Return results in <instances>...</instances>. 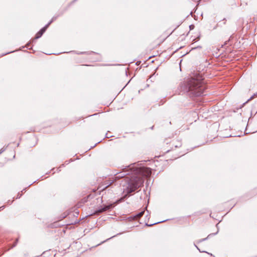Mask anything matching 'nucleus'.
<instances>
[{
  "instance_id": "ddd939ff",
  "label": "nucleus",
  "mask_w": 257,
  "mask_h": 257,
  "mask_svg": "<svg viewBox=\"0 0 257 257\" xmlns=\"http://www.w3.org/2000/svg\"><path fill=\"white\" fill-rule=\"evenodd\" d=\"M39 32H40L41 34L42 33V35H43V34L44 33L43 32H42L41 30L39 31Z\"/></svg>"
},
{
  "instance_id": "423d86ee",
  "label": "nucleus",
  "mask_w": 257,
  "mask_h": 257,
  "mask_svg": "<svg viewBox=\"0 0 257 257\" xmlns=\"http://www.w3.org/2000/svg\"><path fill=\"white\" fill-rule=\"evenodd\" d=\"M53 19H52V20L47 25H46L44 27H43L42 29H41V31L44 33L45 31H46V30L47 29V28L49 26V25L53 22Z\"/></svg>"
},
{
  "instance_id": "7ed1b4c3",
  "label": "nucleus",
  "mask_w": 257,
  "mask_h": 257,
  "mask_svg": "<svg viewBox=\"0 0 257 257\" xmlns=\"http://www.w3.org/2000/svg\"><path fill=\"white\" fill-rule=\"evenodd\" d=\"M135 167V165L131 164L128 166H126L124 168L122 172H119L115 175L114 178L115 179H119L120 178H124V180L127 183L128 186L127 187V193L129 191V184L130 183V180H127V179H132L134 178V175L133 174V170Z\"/></svg>"
},
{
  "instance_id": "4468645a",
  "label": "nucleus",
  "mask_w": 257,
  "mask_h": 257,
  "mask_svg": "<svg viewBox=\"0 0 257 257\" xmlns=\"http://www.w3.org/2000/svg\"><path fill=\"white\" fill-rule=\"evenodd\" d=\"M16 243H17V242L14 244L13 247H14V246H16Z\"/></svg>"
},
{
  "instance_id": "f03ea898",
  "label": "nucleus",
  "mask_w": 257,
  "mask_h": 257,
  "mask_svg": "<svg viewBox=\"0 0 257 257\" xmlns=\"http://www.w3.org/2000/svg\"><path fill=\"white\" fill-rule=\"evenodd\" d=\"M135 165V167L133 170V174L134 178L132 179H127L130 180L129 184V193H132L136 191L138 188L141 186L144 183V177H149L151 174L152 171L150 168L146 167H138L137 166L136 164Z\"/></svg>"
},
{
  "instance_id": "f257e3e1",
  "label": "nucleus",
  "mask_w": 257,
  "mask_h": 257,
  "mask_svg": "<svg viewBox=\"0 0 257 257\" xmlns=\"http://www.w3.org/2000/svg\"><path fill=\"white\" fill-rule=\"evenodd\" d=\"M203 80V79L200 76L196 78H191L180 84V90L189 95L199 96L203 94L205 87Z\"/></svg>"
},
{
  "instance_id": "20e7f679",
  "label": "nucleus",
  "mask_w": 257,
  "mask_h": 257,
  "mask_svg": "<svg viewBox=\"0 0 257 257\" xmlns=\"http://www.w3.org/2000/svg\"><path fill=\"white\" fill-rule=\"evenodd\" d=\"M112 207V205H105L103 207H102L99 209L98 210L96 211V213H102L104 212L109 209H110Z\"/></svg>"
},
{
  "instance_id": "0eeeda50",
  "label": "nucleus",
  "mask_w": 257,
  "mask_h": 257,
  "mask_svg": "<svg viewBox=\"0 0 257 257\" xmlns=\"http://www.w3.org/2000/svg\"><path fill=\"white\" fill-rule=\"evenodd\" d=\"M144 212H145L144 211H142L140 212V213H139L138 214H137L135 216V218H136V219H138V218H140L141 217H142V216L143 215V214H144Z\"/></svg>"
},
{
  "instance_id": "9d476101",
  "label": "nucleus",
  "mask_w": 257,
  "mask_h": 257,
  "mask_svg": "<svg viewBox=\"0 0 257 257\" xmlns=\"http://www.w3.org/2000/svg\"><path fill=\"white\" fill-rule=\"evenodd\" d=\"M5 151V148H2L1 150H0V155L3 153L4 151Z\"/></svg>"
},
{
  "instance_id": "39448f33",
  "label": "nucleus",
  "mask_w": 257,
  "mask_h": 257,
  "mask_svg": "<svg viewBox=\"0 0 257 257\" xmlns=\"http://www.w3.org/2000/svg\"><path fill=\"white\" fill-rule=\"evenodd\" d=\"M112 182H106L103 185H101L100 186H99L98 187V189L103 190L107 188L108 186H109L112 184Z\"/></svg>"
},
{
  "instance_id": "f8f14e48",
  "label": "nucleus",
  "mask_w": 257,
  "mask_h": 257,
  "mask_svg": "<svg viewBox=\"0 0 257 257\" xmlns=\"http://www.w3.org/2000/svg\"><path fill=\"white\" fill-rule=\"evenodd\" d=\"M207 238H203V239H202L200 240V242L202 241H204V240H205Z\"/></svg>"
},
{
  "instance_id": "2eb2a0df",
  "label": "nucleus",
  "mask_w": 257,
  "mask_h": 257,
  "mask_svg": "<svg viewBox=\"0 0 257 257\" xmlns=\"http://www.w3.org/2000/svg\"><path fill=\"white\" fill-rule=\"evenodd\" d=\"M164 221H161L160 222H164ZM160 222H159L158 223H159Z\"/></svg>"
},
{
  "instance_id": "6e6552de",
  "label": "nucleus",
  "mask_w": 257,
  "mask_h": 257,
  "mask_svg": "<svg viewBox=\"0 0 257 257\" xmlns=\"http://www.w3.org/2000/svg\"><path fill=\"white\" fill-rule=\"evenodd\" d=\"M255 97H257V92L255 93H254L253 95H252L250 98L247 101L253 99Z\"/></svg>"
},
{
  "instance_id": "9b49d317",
  "label": "nucleus",
  "mask_w": 257,
  "mask_h": 257,
  "mask_svg": "<svg viewBox=\"0 0 257 257\" xmlns=\"http://www.w3.org/2000/svg\"><path fill=\"white\" fill-rule=\"evenodd\" d=\"M179 146H181V143L180 142L178 143V145H175V147H178Z\"/></svg>"
},
{
  "instance_id": "1a4fd4ad",
  "label": "nucleus",
  "mask_w": 257,
  "mask_h": 257,
  "mask_svg": "<svg viewBox=\"0 0 257 257\" xmlns=\"http://www.w3.org/2000/svg\"><path fill=\"white\" fill-rule=\"evenodd\" d=\"M41 36H42V33L41 34L40 32H38L37 33V34L36 35L35 38L38 39V38H40Z\"/></svg>"
}]
</instances>
